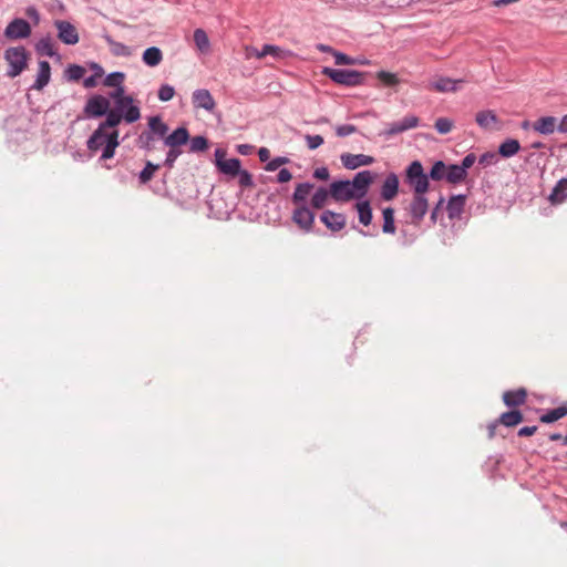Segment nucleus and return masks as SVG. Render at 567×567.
Returning <instances> with one entry per match:
<instances>
[{"label":"nucleus","instance_id":"42","mask_svg":"<svg viewBox=\"0 0 567 567\" xmlns=\"http://www.w3.org/2000/svg\"><path fill=\"white\" fill-rule=\"evenodd\" d=\"M37 51L40 54H44L48 56H54L56 54L55 49H54V43H53L52 39L49 37L41 39L37 43Z\"/></svg>","mask_w":567,"mask_h":567},{"label":"nucleus","instance_id":"37","mask_svg":"<svg viewBox=\"0 0 567 567\" xmlns=\"http://www.w3.org/2000/svg\"><path fill=\"white\" fill-rule=\"evenodd\" d=\"M523 420V414L517 410L505 412L499 416V423L505 426H515Z\"/></svg>","mask_w":567,"mask_h":567},{"label":"nucleus","instance_id":"44","mask_svg":"<svg viewBox=\"0 0 567 567\" xmlns=\"http://www.w3.org/2000/svg\"><path fill=\"white\" fill-rule=\"evenodd\" d=\"M377 79L386 86H394V85L399 84V82H400L396 74L388 72V71H379L377 73Z\"/></svg>","mask_w":567,"mask_h":567},{"label":"nucleus","instance_id":"47","mask_svg":"<svg viewBox=\"0 0 567 567\" xmlns=\"http://www.w3.org/2000/svg\"><path fill=\"white\" fill-rule=\"evenodd\" d=\"M447 167L441 161L436 162L430 172V177L434 181H441L444 176L446 177Z\"/></svg>","mask_w":567,"mask_h":567},{"label":"nucleus","instance_id":"64","mask_svg":"<svg viewBox=\"0 0 567 567\" xmlns=\"http://www.w3.org/2000/svg\"><path fill=\"white\" fill-rule=\"evenodd\" d=\"M111 44L114 48V53H116V54H126L127 53V48L124 44L118 43V42H111Z\"/></svg>","mask_w":567,"mask_h":567},{"label":"nucleus","instance_id":"1","mask_svg":"<svg viewBox=\"0 0 567 567\" xmlns=\"http://www.w3.org/2000/svg\"><path fill=\"white\" fill-rule=\"evenodd\" d=\"M406 181L413 187L414 194H425L429 190V177L419 161L412 162L406 168Z\"/></svg>","mask_w":567,"mask_h":567},{"label":"nucleus","instance_id":"46","mask_svg":"<svg viewBox=\"0 0 567 567\" xmlns=\"http://www.w3.org/2000/svg\"><path fill=\"white\" fill-rule=\"evenodd\" d=\"M434 127L440 134H447L452 131L454 127V123L452 120L447 117H439L435 121Z\"/></svg>","mask_w":567,"mask_h":567},{"label":"nucleus","instance_id":"16","mask_svg":"<svg viewBox=\"0 0 567 567\" xmlns=\"http://www.w3.org/2000/svg\"><path fill=\"white\" fill-rule=\"evenodd\" d=\"M112 132H107L104 127H99L93 132L87 141V148L92 152L99 151L102 146H106L110 143Z\"/></svg>","mask_w":567,"mask_h":567},{"label":"nucleus","instance_id":"30","mask_svg":"<svg viewBox=\"0 0 567 567\" xmlns=\"http://www.w3.org/2000/svg\"><path fill=\"white\" fill-rule=\"evenodd\" d=\"M519 148L520 144L517 140L508 138L499 145L498 153L501 156L508 158L517 154Z\"/></svg>","mask_w":567,"mask_h":567},{"label":"nucleus","instance_id":"5","mask_svg":"<svg viewBox=\"0 0 567 567\" xmlns=\"http://www.w3.org/2000/svg\"><path fill=\"white\" fill-rule=\"evenodd\" d=\"M110 109V101L103 95H93L84 106V113L89 117L105 115Z\"/></svg>","mask_w":567,"mask_h":567},{"label":"nucleus","instance_id":"51","mask_svg":"<svg viewBox=\"0 0 567 567\" xmlns=\"http://www.w3.org/2000/svg\"><path fill=\"white\" fill-rule=\"evenodd\" d=\"M175 95V90L169 84H163L158 90V99L162 102H168L171 101Z\"/></svg>","mask_w":567,"mask_h":567},{"label":"nucleus","instance_id":"39","mask_svg":"<svg viewBox=\"0 0 567 567\" xmlns=\"http://www.w3.org/2000/svg\"><path fill=\"white\" fill-rule=\"evenodd\" d=\"M118 144H120L118 143V131L113 130L110 143H107L106 146H104L101 158L102 159L112 158L115 154V150L118 146Z\"/></svg>","mask_w":567,"mask_h":567},{"label":"nucleus","instance_id":"54","mask_svg":"<svg viewBox=\"0 0 567 567\" xmlns=\"http://www.w3.org/2000/svg\"><path fill=\"white\" fill-rule=\"evenodd\" d=\"M307 146L309 150H316L323 144V137L321 135H306L305 136Z\"/></svg>","mask_w":567,"mask_h":567},{"label":"nucleus","instance_id":"6","mask_svg":"<svg viewBox=\"0 0 567 567\" xmlns=\"http://www.w3.org/2000/svg\"><path fill=\"white\" fill-rule=\"evenodd\" d=\"M330 195L336 202H350L359 199L354 194L349 181H337L330 184Z\"/></svg>","mask_w":567,"mask_h":567},{"label":"nucleus","instance_id":"2","mask_svg":"<svg viewBox=\"0 0 567 567\" xmlns=\"http://www.w3.org/2000/svg\"><path fill=\"white\" fill-rule=\"evenodd\" d=\"M322 73L337 84L354 86L363 81V73L355 70H339L324 68Z\"/></svg>","mask_w":567,"mask_h":567},{"label":"nucleus","instance_id":"57","mask_svg":"<svg viewBox=\"0 0 567 567\" xmlns=\"http://www.w3.org/2000/svg\"><path fill=\"white\" fill-rule=\"evenodd\" d=\"M239 176V185L243 187H249L252 185V177L247 171H241L239 168V173H237Z\"/></svg>","mask_w":567,"mask_h":567},{"label":"nucleus","instance_id":"18","mask_svg":"<svg viewBox=\"0 0 567 567\" xmlns=\"http://www.w3.org/2000/svg\"><path fill=\"white\" fill-rule=\"evenodd\" d=\"M399 192V178L394 173L386 176L381 187V197L384 200H392Z\"/></svg>","mask_w":567,"mask_h":567},{"label":"nucleus","instance_id":"63","mask_svg":"<svg viewBox=\"0 0 567 567\" xmlns=\"http://www.w3.org/2000/svg\"><path fill=\"white\" fill-rule=\"evenodd\" d=\"M258 157L260 162H269L270 159V151L266 147H261L258 151Z\"/></svg>","mask_w":567,"mask_h":567},{"label":"nucleus","instance_id":"3","mask_svg":"<svg viewBox=\"0 0 567 567\" xmlns=\"http://www.w3.org/2000/svg\"><path fill=\"white\" fill-rule=\"evenodd\" d=\"M27 51L22 47L9 48L4 53V60L8 62L10 69L8 75L16 78L27 66Z\"/></svg>","mask_w":567,"mask_h":567},{"label":"nucleus","instance_id":"21","mask_svg":"<svg viewBox=\"0 0 567 567\" xmlns=\"http://www.w3.org/2000/svg\"><path fill=\"white\" fill-rule=\"evenodd\" d=\"M527 398V392L525 389L520 388L514 391H506L503 394L504 403L509 408L519 406L525 403Z\"/></svg>","mask_w":567,"mask_h":567},{"label":"nucleus","instance_id":"10","mask_svg":"<svg viewBox=\"0 0 567 567\" xmlns=\"http://www.w3.org/2000/svg\"><path fill=\"white\" fill-rule=\"evenodd\" d=\"M373 182V175L370 171L359 172L352 181H349L354 194L360 199L368 193L369 186Z\"/></svg>","mask_w":567,"mask_h":567},{"label":"nucleus","instance_id":"23","mask_svg":"<svg viewBox=\"0 0 567 567\" xmlns=\"http://www.w3.org/2000/svg\"><path fill=\"white\" fill-rule=\"evenodd\" d=\"M557 126V120L554 116H544L534 122L533 128L544 135L553 134Z\"/></svg>","mask_w":567,"mask_h":567},{"label":"nucleus","instance_id":"43","mask_svg":"<svg viewBox=\"0 0 567 567\" xmlns=\"http://www.w3.org/2000/svg\"><path fill=\"white\" fill-rule=\"evenodd\" d=\"M158 168H159V165H155L152 162H146L144 169L140 173V176H138L140 182L142 184L148 183L153 178L155 172Z\"/></svg>","mask_w":567,"mask_h":567},{"label":"nucleus","instance_id":"24","mask_svg":"<svg viewBox=\"0 0 567 567\" xmlns=\"http://www.w3.org/2000/svg\"><path fill=\"white\" fill-rule=\"evenodd\" d=\"M475 121L480 127L489 130L498 123V117L494 111L487 110L480 111L475 116Z\"/></svg>","mask_w":567,"mask_h":567},{"label":"nucleus","instance_id":"9","mask_svg":"<svg viewBox=\"0 0 567 567\" xmlns=\"http://www.w3.org/2000/svg\"><path fill=\"white\" fill-rule=\"evenodd\" d=\"M55 28L58 29V38L65 44L73 45L79 42V33L76 28L64 20H56L54 22Z\"/></svg>","mask_w":567,"mask_h":567},{"label":"nucleus","instance_id":"22","mask_svg":"<svg viewBox=\"0 0 567 567\" xmlns=\"http://www.w3.org/2000/svg\"><path fill=\"white\" fill-rule=\"evenodd\" d=\"M51 76V66L48 61H40L39 62V71L37 74V79L34 84L32 85V89L41 91L50 81Z\"/></svg>","mask_w":567,"mask_h":567},{"label":"nucleus","instance_id":"7","mask_svg":"<svg viewBox=\"0 0 567 567\" xmlns=\"http://www.w3.org/2000/svg\"><path fill=\"white\" fill-rule=\"evenodd\" d=\"M148 127H150V133H143L141 136H140V140L144 142V147H146L147 150L151 148L150 146V142L152 141V135H156L158 137H165L167 132H168V126L167 124H165L161 116H152L148 118Z\"/></svg>","mask_w":567,"mask_h":567},{"label":"nucleus","instance_id":"49","mask_svg":"<svg viewBox=\"0 0 567 567\" xmlns=\"http://www.w3.org/2000/svg\"><path fill=\"white\" fill-rule=\"evenodd\" d=\"M208 147V142L204 136H195L190 140V152H204Z\"/></svg>","mask_w":567,"mask_h":567},{"label":"nucleus","instance_id":"36","mask_svg":"<svg viewBox=\"0 0 567 567\" xmlns=\"http://www.w3.org/2000/svg\"><path fill=\"white\" fill-rule=\"evenodd\" d=\"M567 415V406H558L548 411L539 417L542 423H553Z\"/></svg>","mask_w":567,"mask_h":567},{"label":"nucleus","instance_id":"12","mask_svg":"<svg viewBox=\"0 0 567 567\" xmlns=\"http://www.w3.org/2000/svg\"><path fill=\"white\" fill-rule=\"evenodd\" d=\"M342 165L348 169H355L360 166H368L374 163V158L364 154L344 153L340 156Z\"/></svg>","mask_w":567,"mask_h":567},{"label":"nucleus","instance_id":"53","mask_svg":"<svg viewBox=\"0 0 567 567\" xmlns=\"http://www.w3.org/2000/svg\"><path fill=\"white\" fill-rule=\"evenodd\" d=\"M333 56L337 65H354L357 63V59H352L339 51L333 52Z\"/></svg>","mask_w":567,"mask_h":567},{"label":"nucleus","instance_id":"15","mask_svg":"<svg viewBox=\"0 0 567 567\" xmlns=\"http://www.w3.org/2000/svg\"><path fill=\"white\" fill-rule=\"evenodd\" d=\"M429 209V203L425 194H414L410 204V213L415 221L423 219Z\"/></svg>","mask_w":567,"mask_h":567},{"label":"nucleus","instance_id":"28","mask_svg":"<svg viewBox=\"0 0 567 567\" xmlns=\"http://www.w3.org/2000/svg\"><path fill=\"white\" fill-rule=\"evenodd\" d=\"M567 198V178H561L555 185L549 199L553 204H560Z\"/></svg>","mask_w":567,"mask_h":567},{"label":"nucleus","instance_id":"52","mask_svg":"<svg viewBox=\"0 0 567 567\" xmlns=\"http://www.w3.org/2000/svg\"><path fill=\"white\" fill-rule=\"evenodd\" d=\"M93 68L96 70V73L94 75H91V76L84 79V81H83V85L86 89L95 87L97 84L96 79L103 74V69L100 65L94 64Z\"/></svg>","mask_w":567,"mask_h":567},{"label":"nucleus","instance_id":"25","mask_svg":"<svg viewBox=\"0 0 567 567\" xmlns=\"http://www.w3.org/2000/svg\"><path fill=\"white\" fill-rule=\"evenodd\" d=\"M466 197L464 195H457L451 197L447 204V214L451 219L457 218L464 210Z\"/></svg>","mask_w":567,"mask_h":567},{"label":"nucleus","instance_id":"8","mask_svg":"<svg viewBox=\"0 0 567 567\" xmlns=\"http://www.w3.org/2000/svg\"><path fill=\"white\" fill-rule=\"evenodd\" d=\"M31 34V25L28 21L13 19L4 30V37L10 40L25 39Z\"/></svg>","mask_w":567,"mask_h":567},{"label":"nucleus","instance_id":"60","mask_svg":"<svg viewBox=\"0 0 567 567\" xmlns=\"http://www.w3.org/2000/svg\"><path fill=\"white\" fill-rule=\"evenodd\" d=\"M476 162V156L474 153H470L467 154L463 161H462V164L460 165L461 167L464 168V172H466L467 168L472 167L474 165V163Z\"/></svg>","mask_w":567,"mask_h":567},{"label":"nucleus","instance_id":"35","mask_svg":"<svg viewBox=\"0 0 567 567\" xmlns=\"http://www.w3.org/2000/svg\"><path fill=\"white\" fill-rule=\"evenodd\" d=\"M105 115H106L105 121L100 124L105 130H107V128L116 130L115 127L122 122V120H124L122 116V113L120 112V110L117 107L114 110L109 109V111Z\"/></svg>","mask_w":567,"mask_h":567},{"label":"nucleus","instance_id":"31","mask_svg":"<svg viewBox=\"0 0 567 567\" xmlns=\"http://www.w3.org/2000/svg\"><path fill=\"white\" fill-rule=\"evenodd\" d=\"M115 89L116 90L111 93V97L115 101L118 110H124L127 104L134 103V99L131 95H125V89L123 85Z\"/></svg>","mask_w":567,"mask_h":567},{"label":"nucleus","instance_id":"41","mask_svg":"<svg viewBox=\"0 0 567 567\" xmlns=\"http://www.w3.org/2000/svg\"><path fill=\"white\" fill-rule=\"evenodd\" d=\"M120 112L126 123H134L141 117L140 107L133 103L127 104V106L124 110H120Z\"/></svg>","mask_w":567,"mask_h":567},{"label":"nucleus","instance_id":"26","mask_svg":"<svg viewBox=\"0 0 567 567\" xmlns=\"http://www.w3.org/2000/svg\"><path fill=\"white\" fill-rule=\"evenodd\" d=\"M266 55H271L275 59L282 60L291 55L290 51L284 50L280 47L266 44L262 47V50L260 52L256 53V56L258 59H261Z\"/></svg>","mask_w":567,"mask_h":567},{"label":"nucleus","instance_id":"13","mask_svg":"<svg viewBox=\"0 0 567 567\" xmlns=\"http://www.w3.org/2000/svg\"><path fill=\"white\" fill-rule=\"evenodd\" d=\"M193 104L196 109H204L208 112L214 111L216 102L213 95L206 89H199L193 92Z\"/></svg>","mask_w":567,"mask_h":567},{"label":"nucleus","instance_id":"19","mask_svg":"<svg viewBox=\"0 0 567 567\" xmlns=\"http://www.w3.org/2000/svg\"><path fill=\"white\" fill-rule=\"evenodd\" d=\"M463 80H453L450 78L440 76L430 83V89L440 93L457 91V84Z\"/></svg>","mask_w":567,"mask_h":567},{"label":"nucleus","instance_id":"48","mask_svg":"<svg viewBox=\"0 0 567 567\" xmlns=\"http://www.w3.org/2000/svg\"><path fill=\"white\" fill-rule=\"evenodd\" d=\"M85 72L83 66L72 64L66 69V76L70 81H79L84 76Z\"/></svg>","mask_w":567,"mask_h":567},{"label":"nucleus","instance_id":"58","mask_svg":"<svg viewBox=\"0 0 567 567\" xmlns=\"http://www.w3.org/2000/svg\"><path fill=\"white\" fill-rule=\"evenodd\" d=\"M313 177L320 181H328L330 177L329 169L327 167L316 168L313 172Z\"/></svg>","mask_w":567,"mask_h":567},{"label":"nucleus","instance_id":"4","mask_svg":"<svg viewBox=\"0 0 567 567\" xmlns=\"http://www.w3.org/2000/svg\"><path fill=\"white\" fill-rule=\"evenodd\" d=\"M226 150L217 148L215 151V164L221 173L236 176L239 173L240 161L238 158H226Z\"/></svg>","mask_w":567,"mask_h":567},{"label":"nucleus","instance_id":"62","mask_svg":"<svg viewBox=\"0 0 567 567\" xmlns=\"http://www.w3.org/2000/svg\"><path fill=\"white\" fill-rule=\"evenodd\" d=\"M536 431H537V426H524V427L519 429L518 435L519 436H530V435L535 434Z\"/></svg>","mask_w":567,"mask_h":567},{"label":"nucleus","instance_id":"59","mask_svg":"<svg viewBox=\"0 0 567 567\" xmlns=\"http://www.w3.org/2000/svg\"><path fill=\"white\" fill-rule=\"evenodd\" d=\"M292 179V174L287 168H281L277 175L278 183H288Z\"/></svg>","mask_w":567,"mask_h":567},{"label":"nucleus","instance_id":"61","mask_svg":"<svg viewBox=\"0 0 567 567\" xmlns=\"http://www.w3.org/2000/svg\"><path fill=\"white\" fill-rule=\"evenodd\" d=\"M25 14L34 22V24L40 22V14L34 7L27 8Z\"/></svg>","mask_w":567,"mask_h":567},{"label":"nucleus","instance_id":"33","mask_svg":"<svg viewBox=\"0 0 567 567\" xmlns=\"http://www.w3.org/2000/svg\"><path fill=\"white\" fill-rule=\"evenodd\" d=\"M313 184L310 183H300L296 186V189L292 195V202L295 204L303 203L307 197L310 195L311 190L313 189Z\"/></svg>","mask_w":567,"mask_h":567},{"label":"nucleus","instance_id":"38","mask_svg":"<svg viewBox=\"0 0 567 567\" xmlns=\"http://www.w3.org/2000/svg\"><path fill=\"white\" fill-rule=\"evenodd\" d=\"M383 215V226L382 230L385 234H394L395 225H394V209L391 207H386L382 210Z\"/></svg>","mask_w":567,"mask_h":567},{"label":"nucleus","instance_id":"14","mask_svg":"<svg viewBox=\"0 0 567 567\" xmlns=\"http://www.w3.org/2000/svg\"><path fill=\"white\" fill-rule=\"evenodd\" d=\"M292 220L302 229L310 230L315 221V214L305 205L295 209Z\"/></svg>","mask_w":567,"mask_h":567},{"label":"nucleus","instance_id":"34","mask_svg":"<svg viewBox=\"0 0 567 567\" xmlns=\"http://www.w3.org/2000/svg\"><path fill=\"white\" fill-rule=\"evenodd\" d=\"M467 176V172L460 165H450L446 171V181L451 184L463 182Z\"/></svg>","mask_w":567,"mask_h":567},{"label":"nucleus","instance_id":"55","mask_svg":"<svg viewBox=\"0 0 567 567\" xmlns=\"http://www.w3.org/2000/svg\"><path fill=\"white\" fill-rule=\"evenodd\" d=\"M357 132V127L352 124L339 125L336 127V134L339 137H344Z\"/></svg>","mask_w":567,"mask_h":567},{"label":"nucleus","instance_id":"20","mask_svg":"<svg viewBox=\"0 0 567 567\" xmlns=\"http://www.w3.org/2000/svg\"><path fill=\"white\" fill-rule=\"evenodd\" d=\"M189 140V133L186 127H178L173 133L167 135L164 140V143L169 148H177L186 144Z\"/></svg>","mask_w":567,"mask_h":567},{"label":"nucleus","instance_id":"29","mask_svg":"<svg viewBox=\"0 0 567 567\" xmlns=\"http://www.w3.org/2000/svg\"><path fill=\"white\" fill-rule=\"evenodd\" d=\"M143 62L148 66H157L163 60L162 51L156 47L147 48L143 53Z\"/></svg>","mask_w":567,"mask_h":567},{"label":"nucleus","instance_id":"45","mask_svg":"<svg viewBox=\"0 0 567 567\" xmlns=\"http://www.w3.org/2000/svg\"><path fill=\"white\" fill-rule=\"evenodd\" d=\"M125 74L122 72H113L109 74L104 80V85L109 87H117L123 85Z\"/></svg>","mask_w":567,"mask_h":567},{"label":"nucleus","instance_id":"56","mask_svg":"<svg viewBox=\"0 0 567 567\" xmlns=\"http://www.w3.org/2000/svg\"><path fill=\"white\" fill-rule=\"evenodd\" d=\"M181 153L182 152L177 148H169V151L166 155L165 165L167 167L172 168L174 166L175 161L181 155Z\"/></svg>","mask_w":567,"mask_h":567},{"label":"nucleus","instance_id":"32","mask_svg":"<svg viewBox=\"0 0 567 567\" xmlns=\"http://www.w3.org/2000/svg\"><path fill=\"white\" fill-rule=\"evenodd\" d=\"M329 197H331L330 189L319 187L311 197V206L321 209L327 205Z\"/></svg>","mask_w":567,"mask_h":567},{"label":"nucleus","instance_id":"17","mask_svg":"<svg viewBox=\"0 0 567 567\" xmlns=\"http://www.w3.org/2000/svg\"><path fill=\"white\" fill-rule=\"evenodd\" d=\"M320 219L332 231H339L346 226V217L331 210H326Z\"/></svg>","mask_w":567,"mask_h":567},{"label":"nucleus","instance_id":"11","mask_svg":"<svg viewBox=\"0 0 567 567\" xmlns=\"http://www.w3.org/2000/svg\"><path fill=\"white\" fill-rule=\"evenodd\" d=\"M419 117L414 115H408L399 122H394L388 125L384 130L383 135L391 137L401 134L408 130L414 128L419 125Z\"/></svg>","mask_w":567,"mask_h":567},{"label":"nucleus","instance_id":"27","mask_svg":"<svg viewBox=\"0 0 567 567\" xmlns=\"http://www.w3.org/2000/svg\"><path fill=\"white\" fill-rule=\"evenodd\" d=\"M355 209L358 212L359 221L363 226H369L372 221V208L369 200L358 202Z\"/></svg>","mask_w":567,"mask_h":567},{"label":"nucleus","instance_id":"40","mask_svg":"<svg viewBox=\"0 0 567 567\" xmlns=\"http://www.w3.org/2000/svg\"><path fill=\"white\" fill-rule=\"evenodd\" d=\"M194 42L200 52H207L209 50V39L203 29H196L194 31Z\"/></svg>","mask_w":567,"mask_h":567},{"label":"nucleus","instance_id":"50","mask_svg":"<svg viewBox=\"0 0 567 567\" xmlns=\"http://www.w3.org/2000/svg\"><path fill=\"white\" fill-rule=\"evenodd\" d=\"M290 163V159L286 156H278V157H275L272 158L271 161H269L266 166H265V169L267 172H275L277 171L280 166L282 165H286Z\"/></svg>","mask_w":567,"mask_h":567}]
</instances>
